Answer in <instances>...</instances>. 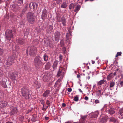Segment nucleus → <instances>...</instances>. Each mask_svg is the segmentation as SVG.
I'll use <instances>...</instances> for the list:
<instances>
[{"label": "nucleus", "mask_w": 123, "mask_h": 123, "mask_svg": "<svg viewBox=\"0 0 123 123\" xmlns=\"http://www.w3.org/2000/svg\"><path fill=\"white\" fill-rule=\"evenodd\" d=\"M21 92L22 95L26 99H29L31 96L30 94L29 91L28 87H24L21 89Z\"/></svg>", "instance_id": "f257e3e1"}, {"label": "nucleus", "mask_w": 123, "mask_h": 123, "mask_svg": "<svg viewBox=\"0 0 123 123\" xmlns=\"http://www.w3.org/2000/svg\"><path fill=\"white\" fill-rule=\"evenodd\" d=\"M43 60L40 56L36 57L34 59L33 63L34 65L37 68H40L42 65Z\"/></svg>", "instance_id": "f03ea898"}, {"label": "nucleus", "mask_w": 123, "mask_h": 123, "mask_svg": "<svg viewBox=\"0 0 123 123\" xmlns=\"http://www.w3.org/2000/svg\"><path fill=\"white\" fill-rule=\"evenodd\" d=\"M26 16L27 21L29 23L32 24L34 23L35 17L33 13L31 12H29L27 14Z\"/></svg>", "instance_id": "7ed1b4c3"}, {"label": "nucleus", "mask_w": 123, "mask_h": 123, "mask_svg": "<svg viewBox=\"0 0 123 123\" xmlns=\"http://www.w3.org/2000/svg\"><path fill=\"white\" fill-rule=\"evenodd\" d=\"M37 52V49L33 46H30L28 47L26 50V53H29L31 56H34Z\"/></svg>", "instance_id": "20e7f679"}, {"label": "nucleus", "mask_w": 123, "mask_h": 123, "mask_svg": "<svg viewBox=\"0 0 123 123\" xmlns=\"http://www.w3.org/2000/svg\"><path fill=\"white\" fill-rule=\"evenodd\" d=\"M108 105H105L101 109L102 111H107V112L110 115H112L115 113L114 109V108L110 107Z\"/></svg>", "instance_id": "39448f33"}, {"label": "nucleus", "mask_w": 123, "mask_h": 123, "mask_svg": "<svg viewBox=\"0 0 123 123\" xmlns=\"http://www.w3.org/2000/svg\"><path fill=\"white\" fill-rule=\"evenodd\" d=\"M15 57L14 55L9 57L6 61V65L9 67L12 65L14 62Z\"/></svg>", "instance_id": "423d86ee"}, {"label": "nucleus", "mask_w": 123, "mask_h": 123, "mask_svg": "<svg viewBox=\"0 0 123 123\" xmlns=\"http://www.w3.org/2000/svg\"><path fill=\"white\" fill-rule=\"evenodd\" d=\"M6 38V39L10 40L13 38V34L12 31L11 30H7L5 32Z\"/></svg>", "instance_id": "0eeeda50"}, {"label": "nucleus", "mask_w": 123, "mask_h": 123, "mask_svg": "<svg viewBox=\"0 0 123 123\" xmlns=\"http://www.w3.org/2000/svg\"><path fill=\"white\" fill-rule=\"evenodd\" d=\"M38 6L37 4L35 2H32L29 4V7L31 9L33 8L34 9H35Z\"/></svg>", "instance_id": "6e6552de"}, {"label": "nucleus", "mask_w": 123, "mask_h": 123, "mask_svg": "<svg viewBox=\"0 0 123 123\" xmlns=\"http://www.w3.org/2000/svg\"><path fill=\"white\" fill-rule=\"evenodd\" d=\"M98 114V111H96L92 113L91 115V117L94 120H95L97 117Z\"/></svg>", "instance_id": "1a4fd4ad"}, {"label": "nucleus", "mask_w": 123, "mask_h": 123, "mask_svg": "<svg viewBox=\"0 0 123 123\" xmlns=\"http://www.w3.org/2000/svg\"><path fill=\"white\" fill-rule=\"evenodd\" d=\"M55 39L56 41L58 40L60 37L61 34L60 32L57 31L55 33Z\"/></svg>", "instance_id": "9d476101"}, {"label": "nucleus", "mask_w": 123, "mask_h": 123, "mask_svg": "<svg viewBox=\"0 0 123 123\" xmlns=\"http://www.w3.org/2000/svg\"><path fill=\"white\" fill-rule=\"evenodd\" d=\"M17 110L16 107H14L12 106L11 108V112L10 113L11 115H13L14 114L17 113Z\"/></svg>", "instance_id": "9b49d317"}, {"label": "nucleus", "mask_w": 123, "mask_h": 123, "mask_svg": "<svg viewBox=\"0 0 123 123\" xmlns=\"http://www.w3.org/2000/svg\"><path fill=\"white\" fill-rule=\"evenodd\" d=\"M100 121L102 123H104L106 122L107 120V117L105 115H104L102 116H100Z\"/></svg>", "instance_id": "f8f14e48"}, {"label": "nucleus", "mask_w": 123, "mask_h": 123, "mask_svg": "<svg viewBox=\"0 0 123 123\" xmlns=\"http://www.w3.org/2000/svg\"><path fill=\"white\" fill-rule=\"evenodd\" d=\"M61 21L64 26H66L67 25V21L66 18L64 16L62 17L61 18Z\"/></svg>", "instance_id": "ddd939ff"}, {"label": "nucleus", "mask_w": 123, "mask_h": 123, "mask_svg": "<svg viewBox=\"0 0 123 123\" xmlns=\"http://www.w3.org/2000/svg\"><path fill=\"white\" fill-rule=\"evenodd\" d=\"M7 104V102L5 101H0V107L3 108L6 107Z\"/></svg>", "instance_id": "4468645a"}, {"label": "nucleus", "mask_w": 123, "mask_h": 123, "mask_svg": "<svg viewBox=\"0 0 123 123\" xmlns=\"http://www.w3.org/2000/svg\"><path fill=\"white\" fill-rule=\"evenodd\" d=\"M64 69V68L62 67H60L59 69V71L58 72V73L57 74V75L58 76H60L61 75H62V74L63 73V72L62 70Z\"/></svg>", "instance_id": "2eb2a0df"}, {"label": "nucleus", "mask_w": 123, "mask_h": 123, "mask_svg": "<svg viewBox=\"0 0 123 123\" xmlns=\"http://www.w3.org/2000/svg\"><path fill=\"white\" fill-rule=\"evenodd\" d=\"M14 11H18L20 9V7L18 5L16 4L13 5L12 6Z\"/></svg>", "instance_id": "dca6fc26"}, {"label": "nucleus", "mask_w": 123, "mask_h": 123, "mask_svg": "<svg viewBox=\"0 0 123 123\" xmlns=\"http://www.w3.org/2000/svg\"><path fill=\"white\" fill-rule=\"evenodd\" d=\"M18 44L19 45H22L25 43L24 39L22 38H19L18 40Z\"/></svg>", "instance_id": "f3484780"}, {"label": "nucleus", "mask_w": 123, "mask_h": 123, "mask_svg": "<svg viewBox=\"0 0 123 123\" xmlns=\"http://www.w3.org/2000/svg\"><path fill=\"white\" fill-rule=\"evenodd\" d=\"M50 94V91L49 90H47L45 91L43 94V96L44 97H47Z\"/></svg>", "instance_id": "a211bd4d"}, {"label": "nucleus", "mask_w": 123, "mask_h": 123, "mask_svg": "<svg viewBox=\"0 0 123 123\" xmlns=\"http://www.w3.org/2000/svg\"><path fill=\"white\" fill-rule=\"evenodd\" d=\"M110 121L114 123H118V121L114 117H111L109 118Z\"/></svg>", "instance_id": "6ab92c4d"}, {"label": "nucleus", "mask_w": 123, "mask_h": 123, "mask_svg": "<svg viewBox=\"0 0 123 123\" xmlns=\"http://www.w3.org/2000/svg\"><path fill=\"white\" fill-rule=\"evenodd\" d=\"M58 62H59L58 61H55L54 62L52 66L54 70H55L56 68Z\"/></svg>", "instance_id": "aec40b11"}, {"label": "nucleus", "mask_w": 123, "mask_h": 123, "mask_svg": "<svg viewBox=\"0 0 123 123\" xmlns=\"http://www.w3.org/2000/svg\"><path fill=\"white\" fill-rule=\"evenodd\" d=\"M119 113L121 116L119 117V118L120 119H123V108L119 110Z\"/></svg>", "instance_id": "412c9836"}, {"label": "nucleus", "mask_w": 123, "mask_h": 123, "mask_svg": "<svg viewBox=\"0 0 123 123\" xmlns=\"http://www.w3.org/2000/svg\"><path fill=\"white\" fill-rule=\"evenodd\" d=\"M87 116V115H85V116H81V118L80 119V121H82L83 122H85Z\"/></svg>", "instance_id": "4be33fe9"}, {"label": "nucleus", "mask_w": 123, "mask_h": 123, "mask_svg": "<svg viewBox=\"0 0 123 123\" xmlns=\"http://www.w3.org/2000/svg\"><path fill=\"white\" fill-rule=\"evenodd\" d=\"M115 85V83L114 81H113L110 82V83L109 85V88L110 90H111V89L112 88H113Z\"/></svg>", "instance_id": "5701e85b"}, {"label": "nucleus", "mask_w": 123, "mask_h": 123, "mask_svg": "<svg viewBox=\"0 0 123 123\" xmlns=\"http://www.w3.org/2000/svg\"><path fill=\"white\" fill-rule=\"evenodd\" d=\"M30 29L29 28H27L26 29L24 33L25 36H27L29 34V33L30 32Z\"/></svg>", "instance_id": "b1692460"}, {"label": "nucleus", "mask_w": 123, "mask_h": 123, "mask_svg": "<svg viewBox=\"0 0 123 123\" xmlns=\"http://www.w3.org/2000/svg\"><path fill=\"white\" fill-rule=\"evenodd\" d=\"M50 64L49 62H47L46 63L45 66V68L46 70H48L50 68Z\"/></svg>", "instance_id": "393cba45"}, {"label": "nucleus", "mask_w": 123, "mask_h": 123, "mask_svg": "<svg viewBox=\"0 0 123 123\" xmlns=\"http://www.w3.org/2000/svg\"><path fill=\"white\" fill-rule=\"evenodd\" d=\"M24 68L26 70H28L30 69L29 66L26 63H24Z\"/></svg>", "instance_id": "a878e982"}, {"label": "nucleus", "mask_w": 123, "mask_h": 123, "mask_svg": "<svg viewBox=\"0 0 123 123\" xmlns=\"http://www.w3.org/2000/svg\"><path fill=\"white\" fill-rule=\"evenodd\" d=\"M61 7L62 8H65L67 7V3L65 2H64L61 6Z\"/></svg>", "instance_id": "bb28decb"}, {"label": "nucleus", "mask_w": 123, "mask_h": 123, "mask_svg": "<svg viewBox=\"0 0 123 123\" xmlns=\"http://www.w3.org/2000/svg\"><path fill=\"white\" fill-rule=\"evenodd\" d=\"M49 78V77L46 75L43 77V79L44 81L47 82Z\"/></svg>", "instance_id": "cd10ccee"}, {"label": "nucleus", "mask_w": 123, "mask_h": 123, "mask_svg": "<svg viewBox=\"0 0 123 123\" xmlns=\"http://www.w3.org/2000/svg\"><path fill=\"white\" fill-rule=\"evenodd\" d=\"M80 8V5H78L76 8L74 10V11L75 12H76V13H77L79 10Z\"/></svg>", "instance_id": "c85d7f7f"}, {"label": "nucleus", "mask_w": 123, "mask_h": 123, "mask_svg": "<svg viewBox=\"0 0 123 123\" xmlns=\"http://www.w3.org/2000/svg\"><path fill=\"white\" fill-rule=\"evenodd\" d=\"M27 10V8L26 7H25L22 10L21 13V16H23V14H24L25 12H26V10Z\"/></svg>", "instance_id": "c756f323"}, {"label": "nucleus", "mask_w": 123, "mask_h": 123, "mask_svg": "<svg viewBox=\"0 0 123 123\" xmlns=\"http://www.w3.org/2000/svg\"><path fill=\"white\" fill-rule=\"evenodd\" d=\"M102 90H99L97 91L96 92V95L97 96H99L101 95V92Z\"/></svg>", "instance_id": "7c9ffc66"}, {"label": "nucleus", "mask_w": 123, "mask_h": 123, "mask_svg": "<svg viewBox=\"0 0 123 123\" xmlns=\"http://www.w3.org/2000/svg\"><path fill=\"white\" fill-rule=\"evenodd\" d=\"M43 58L44 61H45L47 62L48 60V57L47 55L45 54L43 56Z\"/></svg>", "instance_id": "2f4dec72"}, {"label": "nucleus", "mask_w": 123, "mask_h": 123, "mask_svg": "<svg viewBox=\"0 0 123 123\" xmlns=\"http://www.w3.org/2000/svg\"><path fill=\"white\" fill-rule=\"evenodd\" d=\"M105 82V80L104 79L101 80L99 81L97 83L99 85H101L103 84Z\"/></svg>", "instance_id": "473e14b6"}, {"label": "nucleus", "mask_w": 123, "mask_h": 123, "mask_svg": "<svg viewBox=\"0 0 123 123\" xmlns=\"http://www.w3.org/2000/svg\"><path fill=\"white\" fill-rule=\"evenodd\" d=\"M17 76V74H13V75H11L10 76V78L12 80H14L15 79Z\"/></svg>", "instance_id": "72a5a7b5"}, {"label": "nucleus", "mask_w": 123, "mask_h": 123, "mask_svg": "<svg viewBox=\"0 0 123 123\" xmlns=\"http://www.w3.org/2000/svg\"><path fill=\"white\" fill-rule=\"evenodd\" d=\"M47 14H42V18L43 20H45L47 18Z\"/></svg>", "instance_id": "f704fd0d"}, {"label": "nucleus", "mask_w": 123, "mask_h": 123, "mask_svg": "<svg viewBox=\"0 0 123 123\" xmlns=\"http://www.w3.org/2000/svg\"><path fill=\"white\" fill-rule=\"evenodd\" d=\"M23 3V0H18V3L20 5H22Z\"/></svg>", "instance_id": "c9c22d12"}, {"label": "nucleus", "mask_w": 123, "mask_h": 123, "mask_svg": "<svg viewBox=\"0 0 123 123\" xmlns=\"http://www.w3.org/2000/svg\"><path fill=\"white\" fill-rule=\"evenodd\" d=\"M41 29L39 27H38L37 28V29L36 30L37 33H39L41 31Z\"/></svg>", "instance_id": "e433bc0d"}, {"label": "nucleus", "mask_w": 123, "mask_h": 123, "mask_svg": "<svg viewBox=\"0 0 123 123\" xmlns=\"http://www.w3.org/2000/svg\"><path fill=\"white\" fill-rule=\"evenodd\" d=\"M60 81L61 80L60 79L58 80L55 83V86H57L58 84H59Z\"/></svg>", "instance_id": "4c0bfd02"}, {"label": "nucleus", "mask_w": 123, "mask_h": 123, "mask_svg": "<svg viewBox=\"0 0 123 123\" xmlns=\"http://www.w3.org/2000/svg\"><path fill=\"white\" fill-rule=\"evenodd\" d=\"M47 10L45 9H44L43 11L42 14H47Z\"/></svg>", "instance_id": "58836bf2"}, {"label": "nucleus", "mask_w": 123, "mask_h": 123, "mask_svg": "<svg viewBox=\"0 0 123 123\" xmlns=\"http://www.w3.org/2000/svg\"><path fill=\"white\" fill-rule=\"evenodd\" d=\"M79 100V97L76 95L75 97H74V100L75 101H77Z\"/></svg>", "instance_id": "ea45409f"}, {"label": "nucleus", "mask_w": 123, "mask_h": 123, "mask_svg": "<svg viewBox=\"0 0 123 123\" xmlns=\"http://www.w3.org/2000/svg\"><path fill=\"white\" fill-rule=\"evenodd\" d=\"M32 117L31 119V120L33 122H35L36 121V117L33 116H32Z\"/></svg>", "instance_id": "a19ab883"}, {"label": "nucleus", "mask_w": 123, "mask_h": 123, "mask_svg": "<svg viewBox=\"0 0 123 123\" xmlns=\"http://www.w3.org/2000/svg\"><path fill=\"white\" fill-rule=\"evenodd\" d=\"M122 54V52H117V55L115 56L116 57H117L118 56H120Z\"/></svg>", "instance_id": "79ce46f5"}, {"label": "nucleus", "mask_w": 123, "mask_h": 123, "mask_svg": "<svg viewBox=\"0 0 123 123\" xmlns=\"http://www.w3.org/2000/svg\"><path fill=\"white\" fill-rule=\"evenodd\" d=\"M3 50L0 48V55H2L3 53Z\"/></svg>", "instance_id": "37998d69"}, {"label": "nucleus", "mask_w": 123, "mask_h": 123, "mask_svg": "<svg viewBox=\"0 0 123 123\" xmlns=\"http://www.w3.org/2000/svg\"><path fill=\"white\" fill-rule=\"evenodd\" d=\"M40 102H41V104L43 105V107H44V100L43 99L41 100H40Z\"/></svg>", "instance_id": "c03bdc74"}, {"label": "nucleus", "mask_w": 123, "mask_h": 123, "mask_svg": "<svg viewBox=\"0 0 123 123\" xmlns=\"http://www.w3.org/2000/svg\"><path fill=\"white\" fill-rule=\"evenodd\" d=\"M48 28L49 31H51L53 29V27L52 25H50L49 26Z\"/></svg>", "instance_id": "a18cd8bd"}, {"label": "nucleus", "mask_w": 123, "mask_h": 123, "mask_svg": "<svg viewBox=\"0 0 123 123\" xmlns=\"http://www.w3.org/2000/svg\"><path fill=\"white\" fill-rule=\"evenodd\" d=\"M1 84V85L3 86V87H5L6 84V83L5 82L2 81Z\"/></svg>", "instance_id": "49530a36"}, {"label": "nucleus", "mask_w": 123, "mask_h": 123, "mask_svg": "<svg viewBox=\"0 0 123 123\" xmlns=\"http://www.w3.org/2000/svg\"><path fill=\"white\" fill-rule=\"evenodd\" d=\"M34 41L35 43L36 44H38L39 42V40L37 39H35Z\"/></svg>", "instance_id": "de8ad7c7"}, {"label": "nucleus", "mask_w": 123, "mask_h": 123, "mask_svg": "<svg viewBox=\"0 0 123 123\" xmlns=\"http://www.w3.org/2000/svg\"><path fill=\"white\" fill-rule=\"evenodd\" d=\"M56 1L57 4H61L62 2V0H56Z\"/></svg>", "instance_id": "09e8293b"}, {"label": "nucleus", "mask_w": 123, "mask_h": 123, "mask_svg": "<svg viewBox=\"0 0 123 123\" xmlns=\"http://www.w3.org/2000/svg\"><path fill=\"white\" fill-rule=\"evenodd\" d=\"M3 92L0 90V98L2 97L3 96Z\"/></svg>", "instance_id": "8fccbe9b"}, {"label": "nucleus", "mask_w": 123, "mask_h": 123, "mask_svg": "<svg viewBox=\"0 0 123 123\" xmlns=\"http://www.w3.org/2000/svg\"><path fill=\"white\" fill-rule=\"evenodd\" d=\"M47 105H48L49 106H50V101L48 100H47L46 102Z\"/></svg>", "instance_id": "3c124183"}, {"label": "nucleus", "mask_w": 123, "mask_h": 123, "mask_svg": "<svg viewBox=\"0 0 123 123\" xmlns=\"http://www.w3.org/2000/svg\"><path fill=\"white\" fill-rule=\"evenodd\" d=\"M59 61L60 62H61L62 59V55L60 54L59 56Z\"/></svg>", "instance_id": "603ef678"}, {"label": "nucleus", "mask_w": 123, "mask_h": 123, "mask_svg": "<svg viewBox=\"0 0 123 123\" xmlns=\"http://www.w3.org/2000/svg\"><path fill=\"white\" fill-rule=\"evenodd\" d=\"M3 71L0 69V76L1 77L3 76Z\"/></svg>", "instance_id": "864d4df0"}, {"label": "nucleus", "mask_w": 123, "mask_h": 123, "mask_svg": "<svg viewBox=\"0 0 123 123\" xmlns=\"http://www.w3.org/2000/svg\"><path fill=\"white\" fill-rule=\"evenodd\" d=\"M99 101L98 99H96L95 101V103L96 104H97L99 103Z\"/></svg>", "instance_id": "5fc2aeb1"}, {"label": "nucleus", "mask_w": 123, "mask_h": 123, "mask_svg": "<svg viewBox=\"0 0 123 123\" xmlns=\"http://www.w3.org/2000/svg\"><path fill=\"white\" fill-rule=\"evenodd\" d=\"M62 51L65 52L66 50V48L65 47H63L62 49Z\"/></svg>", "instance_id": "6e6d98bb"}, {"label": "nucleus", "mask_w": 123, "mask_h": 123, "mask_svg": "<svg viewBox=\"0 0 123 123\" xmlns=\"http://www.w3.org/2000/svg\"><path fill=\"white\" fill-rule=\"evenodd\" d=\"M68 92H71V91H72V89H71V88H68Z\"/></svg>", "instance_id": "4d7b16f0"}, {"label": "nucleus", "mask_w": 123, "mask_h": 123, "mask_svg": "<svg viewBox=\"0 0 123 123\" xmlns=\"http://www.w3.org/2000/svg\"><path fill=\"white\" fill-rule=\"evenodd\" d=\"M15 50L16 51H18L19 49V48L18 46H16L15 47Z\"/></svg>", "instance_id": "13d9d810"}, {"label": "nucleus", "mask_w": 123, "mask_h": 123, "mask_svg": "<svg viewBox=\"0 0 123 123\" xmlns=\"http://www.w3.org/2000/svg\"><path fill=\"white\" fill-rule=\"evenodd\" d=\"M120 84L121 87L123 86V81H121L120 83Z\"/></svg>", "instance_id": "bf43d9fd"}, {"label": "nucleus", "mask_w": 123, "mask_h": 123, "mask_svg": "<svg viewBox=\"0 0 123 123\" xmlns=\"http://www.w3.org/2000/svg\"><path fill=\"white\" fill-rule=\"evenodd\" d=\"M69 36L68 34H67L66 35V37L67 39H69Z\"/></svg>", "instance_id": "052dcab7"}, {"label": "nucleus", "mask_w": 123, "mask_h": 123, "mask_svg": "<svg viewBox=\"0 0 123 123\" xmlns=\"http://www.w3.org/2000/svg\"><path fill=\"white\" fill-rule=\"evenodd\" d=\"M111 78L108 75L107 77V79L108 80H109L111 79Z\"/></svg>", "instance_id": "680f3d73"}, {"label": "nucleus", "mask_w": 123, "mask_h": 123, "mask_svg": "<svg viewBox=\"0 0 123 123\" xmlns=\"http://www.w3.org/2000/svg\"><path fill=\"white\" fill-rule=\"evenodd\" d=\"M88 97L87 96H86L84 98V99L85 100H87L88 99Z\"/></svg>", "instance_id": "e2e57ef3"}, {"label": "nucleus", "mask_w": 123, "mask_h": 123, "mask_svg": "<svg viewBox=\"0 0 123 123\" xmlns=\"http://www.w3.org/2000/svg\"><path fill=\"white\" fill-rule=\"evenodd\" d=\"M112 73H111L110 74H109L108 75L111 78H112Z\"/></svg>", "instance_id": "0e129e2a"}, {"label": "nucleus", "mask_w": 123, "mask_h": 123, "mask_svg": "<svg viewBox=\"0 0 123 123\" xmlns=\"http://www.w3.org/2000/svg\"><path fill=\"white\" fill-rule=\"evenodd\" d=\"M31 111V110H28L27 111V113L29 114V113H30Z\"/></svg>", "instance_id": "69168bd1"}, {"label": "nucleus", "mask_w": 123, "mask_h": 123, "mask_svg": "<svg viewBox=\"0 0 123 123\" xmlns=\"http://www.w3.org/2000/svg\"><path fill=\"white\" fill-rule=\"evenodd\" d=\"M62 106L63 107H64L66 106V104L64 103H63L62 105Z\"/></svg>", "instance_id": "338daca9"}, {"label": "nucleus", "mask_w": 123, "mask_h": 123, "mask_svg": "<svg viewBox=\"0 0 123 123\" xmlns=\"http://www.w3.org/2000/svg\"><path fill=\"white\" fill-rule=\"evenodd\" d=\"M45 118L46 120H47L49 119V117H45Z\"/></svg>", "instance_id": "774afa93"}]
</instances>
